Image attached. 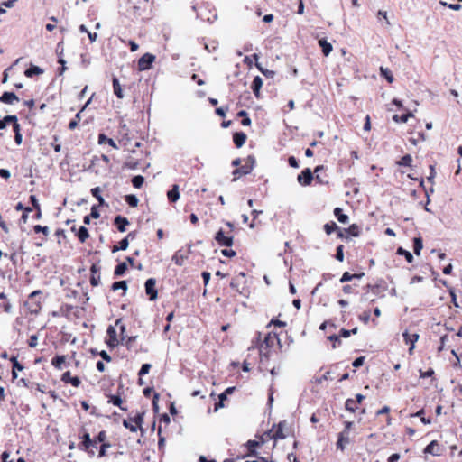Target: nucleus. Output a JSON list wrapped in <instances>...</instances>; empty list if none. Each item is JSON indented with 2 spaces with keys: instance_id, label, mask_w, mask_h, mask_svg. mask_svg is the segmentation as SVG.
<instances>
[{
  "instance_id": "nucleus-23",
  "label": "nucleus",
  "mask_w": 462,
  "mask_h": 462,
  "mask_svg": "<svg viewBox=\"0 0 462 462\" xmlns=\"http://www.w3.org/2000/svg\"><path fill=\"white\" fill-rule=\"evenodd\" d=\"M112 84L114 94L117 97V98L122 99L124 97L123 89L119 83V79L116 76H113L112 78Z\"/></svg>"
},
{
  "instance_id": "nucleus-31",
  "label": "nucleus",
  "mask_w": 462,
  "mask_h": 462,
  "mask_svg": "<svg viewBox=\"0 0 462 462\" xmlns=\"http://www.w3.org/2000/svg\"><path fill=\"white\" fill-rule=\"evenodd\" d=\"M345 231H346L347 236H351L354 237H357L361 234V228L356 224L350 225L347 228H345Z\"/></svg>"
},
{
  "instance_id": "nucleus-59",
  "label": "nucleus",
  "mask_w": 462,
  "mask_h": 462,
  "mask_svg": "<svg viewBox=\"0 0 462 462\" xmlns=\"http://www.w3.org/2000/svg\"><path fill=\"white\" fill-rule=\"evenodd\" d=\"M335 257L339 262H343L344 261V245H339L337 247Z\"/></svg>"
},
{
  "instance_id": "nucleus-29",
  "label": "nucleus",
  "mask_w": 462,
  "mask_h": 462,
  "mask_svg": "<svg viewBox=\"0 0 462 462\" xmlns=\"http://www.w3.org/2000/svg\"><path fill=\"white\" fill-rule=\"evenodd\" d=\"M333 213L340 223L346 224L348 222L349 217L347 215L344 214L341 208H335Z\"/></svg>"
},
{
  "instance_id": "nucleus-43",
  "label": "nucleus",
  "mask_w": 462,
  "mask_h": 462,
  "mask_svg": "<svg viewBox=\"0 0 462 462\" xmlns=\"http://www.w3.org/2000/svg\"><path fill=\"white\" fill-rule=\"evenodd\" d=\"M342 291L346 295L357 294L356 284H346L342 287Z\"/></svg>"
},
{
  "instance_id": "nucleus-62",
  "label": "nucleus",
  "mask_w": 462,
  "mask_h": 462,
  "mask_svg": "<svg viewBox=\"0 0 462 462\" xmlns=\"http://www.w3.org/2000/svg\"><path fill=\"white\" fill-rule=\"evenodd\" d=\"M151 367H152V365H151L150 364H143V365L141 366V369H140V370H139V372H138V375H139L140 377H142V376H143V375L147 374L150 372Z\"/></svg>"
},
{
  "instance_id": "nucleus-45",
  "label": "nucleus",
  "mask_w": 462,
  "mask_h": 462,
  "mask_svg": "<svg viewBox=\"0 0 462 462\" xmlns=\"http://www.w3.org/2000/svg\"><path fill=\"white\" fill-rule=\"evenodd\" d=\"M324 231L327 235H331L333 232H335L337 229H338L337 225L334 221H330L328 223H326L323 226Z\"/></svg>"
},
{
  "instance_id": "nucleus-41",
  "label": "nucleus",
  "mask_w": 462,
  "mask_h": 462,
  "mask_svg": "<svg viewBox=\"0 0 462 462\" xmlns=\"http://www.w3.org/2000/svg\"><path fill=\"white\" fill-rule=\"evenodd\" d=\"M380 74L383 76L389 83L393 81V75L392 71L388 68H380Z\"/></svg>"
},
{
  "instance_id": "nucleus-15",
  "label": "nucleus",
  "mask_w": 462,
  "mask_h": 462,
  "mask_svg": "<svg viewBox=\"0 0 462 462\" xmlns=\"http://www.w3.org/2000/svg\"><path fill=\"white\" fill-rule=\"evenodd\" d=\"M423 452L425 454H431L433 456H440L441 455V448L437 440H432L430 444H428Z\"/></svg>"
},
{
  "instance_id": "nucleus-47",
  "label": "nucleus",
  "mask_w": 462,
  "mask_h": 462,
  "mask_svg": "<svg viewBox=\"0 0 462 462\" xmlns=\"http://www.w3.org/2000/svg\"><path fill=\"white\" fill-rule=\"evenodd\" d=\"M91 194L94 198H96L98 200L99 205H103L105 203V200L101 196V190L99 187L93 188L91 189Z\"/></svg>"
},
{
  "instance_id": "nucleus-1",
  "label": "nucleus",
  "mask_w": 462,
  "mask_h": 462,
  "mask_svg": "<svg viewBox=\"0 0 462 462\" xmlns=\"http://www.w3.org/2000/svg\"><path fill=\"white\" fill-rule=\"evenodd\" d=\"M79 438L81 439V442L78 444V448L87 452L90 457L95 455L93 448H97L98 443L100 444L99 457H105L107 449L111 448V443L107 440L106 430H101L94 439H91L86 429L82 428Z\"/></svg>"
},
{
  "instance_id": "nucleus-22",
  "label": "nucleus",
  "mask_w": 462,
  "mask_h": 462,
  "mask_svg": "<svg viewBox=\"0 0 462 462\" xmlns=\"http://www.w3.org/2000/svg\"><path fill=\"white\" fill-rule=\"evenodd\" d=\"M252 171H253L252 165H247L245 163L241 167L234 170V171H233L234 179L236 180L243 175H246V174L250 173Z\"/></svg>"
},
{
  "instance_id": "nucleus-39",
  "label": "nucleus",
  "mask_w": 462,
  "mask_h": 462,
  "mask_svg": "<svg viewBox=\"0 0 462 462\" xmlns=\"http://www.w3.org/2000/svg\"><path fill=\"white\" fill-rule=\"evenodd\" d=\"M423 247L421 237H415L413 239V252L416 255L420 254V251Z\"/></svg>"
},
{
  "instance_id": "nucleus-54",
  "label": "nucleus",
  "mask_w": 462,
  "mask_h": 462,
  "mask_svg": "<svg viewBox=\"0 0 462 462\" xmlns=\"http://www.w3.org/2000/svg\"><path fill=\"white\" fill-rule=\"evenodd\" d=\"M11 121H15V116H6L3 119L0 120V130H3L6 127L7 124H10Z\"/></svg>"
},
{
  "instance_id": "nucleus-61",
  "label": "nucleus",
  "mask_w": 462,
  "mask_h": 462,
  "mask_svg": "<svg viewBox=\"0 0 462 462\" xmlns=\"http://www.w3.org/2000/svg\"><path fill=\"white\" fill-rule=\"evenodd\" d=\"M136 336L128 337L127 338H125V346L128 350H132L134 348V343L136 339Z\"/></svg>"
},
{
  "instance_id": "nucleus-50",
  "label": "nucleus",
  "mask_w": 462,
  "mask_h": 462,
  "mask_svg": "<svg viewBox=\"0 0 462 462\" xmlns=\"http://www.w3.org/2000/svg\"><path fill=\"white\" fill-rule=\"evenodd\" d=\"M328 339L332 342V348H337L341 345V339L339 335H331L328 337Z\"/></svg>"
},
{
  "instance_id": "nucleus-63",
  "label": "nucleus",
  "mask_w": 462,
  "mask_h": 462,
  "mask_svg": "<svg viewBox=\"0 0 462 462\" xmlns=\"http://www.w3.org/2000/svg\"><path fill=\"white\" fill-rule=\"evenodd\" d=\"M37 345H38V335L37 334L31 335L28 339V346L30 347L33 348V347H36Z\"/></svg>"
},
{
  "instance_id": "nucleus-18",
  "label": "nucleus",
  "mask_w": 462,
  "mask_h": 462,
  "mask_svg": "<svg viewBox=\"0 0 462 462\" xmlns=\"http://www.w3.org/2000/svg\"><path fill=\"white\" fill-rule=\"evenodd\" d=\"M247 135L244 132L233 134V142L236 148H241L246 142Z\"/></svg>"
},
{
  "instance_id": "nucleus-55",
  "label": "nucleus",
  "mask_w": 462,
  "mask_h": 462,
  "mask_svg": "<svg viewBox=\"0 0 462 462\" xmlns=\"http://www.w3.org/2000/svg\"><path fill=\"white\" fill-rule=\"evenodd\" d=\"M218 398H219L218 402H217L215 403V407H214L215 411L223 408L225 406L224 402L227 399V397L226 396V393H220Z\"/></svg>"
},
{
  "instance_id": "nucleus-4",
  "label": "nucleus",
  "mask_w": 462,
  "mask_h": 462,
  "mask_svg": "<svg viewBox=\"0 0 462 462\" xmlns=\"http://www.w3.org/2000/svg\"><path fill=\"white\" fill-rule=\"evenodd\" d=\"M42 291L36 290L28 296L24 306L30 314L37 315L40 313L42 310Z\"/></svg>"
},
{
  "instance_id": "nucleus-17",
  "label": "nucleus",
  "mask_w": 462,
  "mask_h": 462,
  "mask_svg": "<svg viewBox=\"0 0 462 462\" xmlns=\"http://www.w3.org/2000/svg\"><path fill=\"white\" fill-rule=\"evenodd\" d=\"M350 442V438H349V434L348 433H346L344 431H341L339 434H338V437H337V449H340V450H344L347 444H349Z\"/></svg>"
},
{
  "instance_id": "nucleus-16",
  "label": "nucleus",
  "mask_w": 462,
  "mask_h": 462,
  "mask_svg": "<svg viewBox=\"0 0 462 462\" xmlns=\"http://www.w3.org/2000/svg\"><path fill=\"white\" fill-rule=\"evenodd\" d=\"M61 381L64 383H70L74 387H79L81 383L80 379L78 376H72L70 371H67L61 375Z\"/></svg>"
},
{
  "instance_id": "nucleus-58",
  "label": "nucleus",
  "mask_w": 462,
  "mask_h": 462,
  "mask_svg": "<svg viewBox=\"0 0 462 462\" xmlns=\"http://www.w3.org/2000/svg\"><path fill=\"white\" fill-rule=\"evenodd\" d=\"M286 322L279 320L278 319H272L271 321L266 326L267 328H269L271 326L279 327V328H284L286 327Z\"/></svg>"
},
{
  "instance_id": "nucleus-49",
  "label": "nucleus",
  "mask_w": 462,
  "mask_h": 462,
  "mask_svg": "<svg viewBox=\"0 0 462 462\" xmlns=\"http://www.w3.org/2000/svg\"><path fill=\"white\" fill-rule=\"evenodd\" d=\"M125 199L126 203L130 207H133V208L137 207L138 202H139V200L135 195H126Z\"/></svg>"
},
{
  "instance_id": "nucleus-2",
  "label": "nucleus",
  "mask_w": 462,
  "mask_h": 462,
  "mask_svg": "<svg viewBox=\"0 0 462 462\" xmlns=\"http://www.w3.org/2000/svg\"><path fill=\"white\" fill-rule=\"evenodd\" d=\"M256 346L260 352V365L264 366L265 362H268L271 354L273 351L276 349H280L282 347V344L278 334L273 331H269L263 340H262V333L257 332L256 334Z\"/></svg>"
},
{
  "instance_id": "nucleus-27",
  "label": "nucleus",
  "mask_w": 462,
  "mask_h": 462,
  "mask_svg": "<svg viewBox=\"0 0 462 462\" xmlns=\"http://www.w3.org/2000/svg\"><path fill=\"white\" fill-rule=\"evenodd\" d=\"M167 198L170 202H176L180 199L179 186L174 184L172 189L167 192Z\"/></svg>"
},
{
  "instance_id": "nucleus-9",
  "label": "nucleus",
  "mask_w": 462,
  "mask_h": 462,
  "mask_svg": "<svg viewBox=\"0 0 462 462\" xmlns=\"http://www.w3.org/2000/svg\"><path fill=\"white\" fill-rule=\"evenodd\" d=\"M135 153H136V152L133 151L132 154H130L127 157V159L125 162V168H128V169H131V170H135V169H138V168L143 166V160H144L143 153L141 152V154H140L141 157H134V155Z\"/></svg>"
},
{
  "instance_id": "nucleus-28",
  "label": "nucleus",
  "mask_w": 462,
  "mask_h": 462,
  "mask_svg": "<svg viewBox=\"0 0 462 462\" xmlns=\"http://www.w3.org/2000/svg\"><path fill=\"white\" fill-rule=\"evenodd\" d=\"M391 409L389 406L385 405L382 409L378 410L375 413L376 416L385 415L386 426H390L392 424V417L390 415Z\"/></svg>"
},
{
  "instance_id": "nucleus-64",
  "label": "nucleus",
  "mask_w": 462,
  "mask_h": 462,
  "mask_svg": "<svg viewBox=\"0 0 462 462\" xmlns=\"http://www.w3.org/2000/svg\"><path fill=\"white\" fill-rule=\"evenodd\" d=\"M435 375V372L432 368H429L427 371L420 370V378H426V377H433Z\"/></svg>"
},
{
  "instance_id": "nucleus-7",
  "label": "nucleus",
  "mask_w": 462,
  "mask_h": 462,
  "mask_svg": "<svg viewBox=\"0 0 462 462\" xmlns=\"http://www.w3.org/2000/svg\"><path fill=\"white\" fill-rule=\"evenodd\" d=\"M265 442L263 436L259 438V440H248L245 444V453L243 456L244 457H254L259 456L256 452V448H261Z\"/></svg>"
},
{
  "instance_id": "nucleus-38",
  "label": "nucleus",
  "mask_w": 462,
  "mask_h": 462,
  "mask_svg": "<svg viewBox=\"0 0 462 462\" xmlns=\"http://www.w3.org/2000/svg\"><path fill=\"white\" fill-rule=\"evenodd\" d=\"M187 259V256H185L183 254L180 253V251H178L174 254L172 256V261L175 263V264L181 266L183 265L185 260Z\"/></svg>"
},
{
  "instance_id": "nucleus-32",
  "label": "nucleus",
  "mask_w": 462,
  "mask_h": 462,
  "mask_svg": "<svg viewBox=\"0 0 462 462\" xmlns=\"http://www.w3.org/2000/svg\"><path fill=\"white\" fill-rule=\"evenodd\" d=\"M76 236L80 243H85L89 237V233L87 227L80 226L77 231Z\"/></svg>"
},
{
  "instance_id": "nucleus-26",
  "label": "nucleus",
  "mask_w": 462,
  "mask_h": 462,
  "mask_svg": "<svg viewBox=\"0 0 462 462\" xmlns=\"http://www.w3.org/2000/svg\"><path fill=\"white\" fill-rule=\"evenodd\" d=\"M319 45L321 48L324 56H328L333 50L331 43H329L325 38L319 40Z\"/></svg>"
},
{
  "instance_id": "nucleus-13",
  "label": "nucleus",
  "mask_w": 462,
  "mask_h": 462,
  "mask_svg": "<svg viewBox=\"0 0 462 462\" xmlns=\"http://www.w3.org/2000/svg\"><path fill=\"white\" fill-rule=\"evenodd\" d=\"M107 337L106 339V344L110 348H114L117 346L120 343V340L117 337V333L113 326H109L106 330Z\"/></svg>"
},
{
  "instance_id": "nucleus-11",
  "label": "nucleus",
  "mask_w": 462,
  "mask_h": 462,
  "mask_svg": "<svg viewBox=\"0 0 462 462\" xmlns=\"http://www.w3.org/2000/svg\"><path fill=\"white\" fill-rule=\"evenodd\" d=\"M145 293L150 300H155L158 297V291L156 289V280L154 278H149L145 282Z\"/></svg>"
},
{
  "instance_id": "nucleus-35",
  "label": "nucleus",
  "mask_w": 462,
  "mask_h": 462,
  "mask_svg": "<svg viewBox=\"0 0 462 462\" xmlns=\"http://www.w3.org/2000/svg\"><path fill=\"white\" fill-rule=\"evenodd\" d=\"M66 362V356H54L51 361V364L57 369H61L62 368V365L65 364Z\"/></svg>"
},
{
  "instance_id": "nucleus-48",
  "label": "nucleus",
  "mask_w": 462,
  "mask_h": 462,
  "mask_svg": "<svg viewBox=\"0 0 462 462\" xmlns=\"http://www.w3.org/2000/svg\"><path fill=\"white\" fill-rule=\"evenodd\" d=\"M358 331V328L356 327L354 328L353 329H346V328H341L340 331H339V337H350L351 335H356Z\"/></svg>"
},
{
  "instance_id": "nucleus-12",
  "label": "nucleus",
  "mask_w": 462,
  "mask_h": 462,
  "mask_svg": "<svg viewBox=\"0 0 462 462\" xmlns=\"http://www.w3.org/2000/svg\"><path fill=\"white\" fill-rule=\"evenodd\" d=\"M313 173L310 168L304 169L297 177L298 182L302 186H310L314 180Z\"/></svg>"
},
{
  "instance_id": "nucleus-51",
  "label": "nucleus",
  "mask_w": 462,
  "mask_h": 462,
  "mask_svg": "<svg viewBox=\"0 0 462 462\" xmlns=\"http://www.w3.org/2000/svg\"><path fill=\"white\" fill-rule=\"evenodd\" d=\"M323 170H325V167L323 165H319L314 169V173L316 174L314 176V180L319 184L325 183V180L319 174V172Z\"/></svg>"
},
{
  "instance_id": "nucleus-53",
  "label": "nucleus",
  "mask_w": 462,
  "mask_h": 462,
  "mask_svg": "<svg viewBox=\"0 0 462 462\" xmlns=\"http://www.w3.org/2000/svg\"><path fill=\"white\" fill-rule=\"evenodd\" d=\"M124 290V291H125L127 290V283L125 281H118V282H115L113 284H112V290L113 291H117V290Z\"/></svg>"
},
{
  "instance_id": "nucleus-34",
  "label": "nucleus",
  "mask_w": 462,
  "mask_h": 462,
  "mask_svg": "<svg viewBox=\"0 0 462 462\" xmlns=\"http://www.w3.org/2000/svg\"><path fill=\"white\" fill-rule=\"evenodd\" d=\"M414 115L412 112H407L406 114H403L402 116H399V115H394L393 116V120L395 122V123H407V121L409 120V118H411L413 117Z\"/></svg>"
},
{
  "instance_id": "nucleus-10",
  "label": "nucleus",
  "mask_w": 462,
  "mask_h": 462,
  "mask_svg": "<svg viewBox=\"0 0 462 462\" xmlns=\"http://www.w3.org/2000/svg\"><path fill=\"white\" fill-rule=\"evenodd\" d=\"M155 55L152 53H145L138 60V69L140 71L148 70L152 68V63L155 61Z\"/></svg>"
},
{
  "instance_id": "nucleus-56",
  "label": "nucleus",
  "mask_w": 462,
  "mask_h": 462,
  "mask_svg": "<svg viewBox=\"0 0 462 462\" xmlns=\"http://www.w3.org/2000/svg\"><path fill=\"white\" fill-rule=\"evenodd\" d=\"M24 366L19 362H15L14 366L12 367V380L14 381L17 378L16 371H23Z\"/></svg>"
},
{
  "instance_id": "nucleus-44",
  "label": "nucleus",
  "mask_w": 462,
  "mask_h": 462,
  "mask_svg": "<svg viewBox=\"0 0 462 462\" xmlns=\"http://www.w3.org/2000/svg\"><path fill=\"white\" fill-rule=\"evenodd\" d=\"M396 253L399 255L404 256L408 263H411L413 262V255L411 254V253L403 249L402 247H399Z\"/></svg>"
},
{
  "instance_id": "nucleus-42",
  "label": "nucleus",
  "mask_w": 462,
  "mask_h": 462,
  "mask_svg": "<svg viewBox=\"0 0 462 462\" xmlns=\"http://www.w3.org/2000/svg\"><path fill=\"white\" fill-rule=\"evenodd\" d=\"M412 162V157L410 154L402 156L396 163L399 166L411 167Z\"/></svg>"
},
{
  "instance_id": "nucleus-57",
  "label": "nucleus",
  "mask_w": 462,
  "mask_h": 462,
  "mask_svg": "<svg viewBox=\"0 0 462 462\" xmlns=\"http://www.w3.org/2000/svg\"><path fill=\"white\" fill-rule=\"evenodd\" d=\"M116 326L119 328L120 329V334H121V341L123 342L125 340V325L124 324L123 322V319H117L116 320Z\"/></svg>"
},
{
  "instance_id": "nucleus-3",
  "label": "nucleus",
  "mask_w": 462,
  "mask_h": 462,
  "mask_svg": "<svg viewBox=\"0 0 462 462\" xmlns=\"http://www.w3.org/2000/svg\"><path fill=\"white\" fill-rule=\"evenodd\" d=\"M226 226L229 228L228 231H225L220 228L215 235V241L219 246L231 247L234 244V236L233 230L235 228V225L232 222L226 221Z\"/></svg>"
},
{
  "instance_id": "nucleus-24",
  "label": "nucleus",
  "mask_w": 462,
  "mask_h": 462,
  "mask_svg": "<svg viewBox=\"0 0 462 462\" xmlns=\"http://www.w3.org/2000/svg\"><path fill=\"white\" fill-rule=\"evenodd\" d=\"M262 86H263V79H261V77L256 76L252 82L251 88H252L254 96L257 98L260 97V89H261Z\"/></svg>"
},
{
  "instance_id": "nucleus-36",
  "label": "nucleus",
  "mask_w": 462,
  "mask_h": 462,
  "mask_svg": "<svg viewBox=\"0 0 462 462\" xmlns=\"http://www.w3.org/2000/svg\"><path fill=\"white\" fill-rule=\"evenodd\" d=\"M128 245H129V241L127 240V238L125 237L118 243V245H113L111 251H112V253H116L119 250L124 251V250L127 249Z\"/></svg>"
},
{
  "instance_id": "nucleus-30",
  "label": "nucleus",
  "mask_w": 462,
  "mask_h": 462,
  "mask_svg": "<svg viewBox=\"0 0 462 462\" xmlns=\"http://www.w3.org/2000/svg\"><path fill=\"white\" fill-rule=\"evenodd\" d=\"M43 73V69L35 65H31L25 71L24 75L27 78H32L35 75H41Z\"/></svg>"
},
{
  "instance_id": "nucleus-52",
  "label": "nucleus",
  "mask_w": 462,
  "mask_h": 462,
  "mask_svg": "<svg viewBox=\"0 0 462 462\" xmlns=\"http://www.w3.org/2000/svg\"><path fill=\"white\" fill-rule=\"evenodd\" d=\"M143 182H144V178L141 175L134 176L132 179V184L136 189L142 188Z\"/></svg>"
},
{
  "instance_id": "nucleus-33",
  "label": "nucleus",
  "mask_w": 462,
  "mask_h": 462,
  "mask_svg": "<svg viewBox=\"0 0 462 462\" xmlns=\"http://www.w3.org/2000/svg\"><path fill=\"white\" fill-rule=\"evenodd\" d=\"M98 143H107L114 149H118V146L116 145V142L112 138L107 137L105 134H99Z\"/></svg>"
},
{
  "instance_id": "nucleus-5",
  "label": "nucleus",
  "mask_w": 462,
  "mask_h": 462,
  "mask_svg": "<svg viewBox=\"0 0 462 462\" xmlns=\"http://www.w3.org/2000/svg\"><path fill=\"white\" fill-rule=\"evenodd\" d=\"M144 412H139L134 417H128L126 420H123V425L128 429L131 432H136L137 430H140L143 432V429L142 424L143 422Z\"/></svg>"
},
{
  "instance_id": "nucleus-46",
  "label": "nucleus",
  "mask_w": 462,
  "mask_h": 462,
  "mask_svg": "<svg viewBox=\"0 0 462 462\" xmlns=\"http://www.w3.org/2000/svg\"><path fill=\"white\" fill-rule=\"evenodd\" d=\"M126 270H127L126 263H125V262L120 263L116 266L114 274L116 276H122L125 273Z\"/></svg>"
},
{
  "instance_id": "nucleus-6",
  "label": "nucleus",
  "mask_w": 462,
  "mask_h": 462,
  "mask_svg": "<svg viewBox=\"0 0 462 462\" xmlns=\"http://www.w3.org/2000/svg\"><path fill=\"white\" fill-rule=\"evenodd\" d=\"M286 426V420L280 421L278 424H273L272 429L265 432L264 435L274 440L283 439L286 438V434L284 433Z\"/></svg>"
},
{
  "instance_id": "nucleus-60",
  "label": "nucleus",
  "mask_w": 462,
  "mask_h": 462,
  "mask_svg": "<svg viewBox=\"0 0 462 462\" xmlns=\"http://www.w3.org/2000/svg\"><path fill=\"white\" fill-rule=\"evenodd\" d=\"M33 231L35 233H42L44 236H48L49 235V228L48 226H42L41 225H36L33 226Z\"/></svg>"
},
{
  "instance_id": "nucleus-19",
  "label": "nucleus",
  "mask_w": 462,
  "mask_h": 462,
  "mask_svg": "<svg viewBox=\"0 0 462 462\" xmlns=\"http://www.w3.org/2000/svg\"><path fill=\"white\" fill-rule=\"evenodd\" d=\"M114 224L119 232H125L129 225V221L125 217L116 216L114 219Z\"/></svg>"
},
{
  "instance_id": "nucleus-40",
  "label": "nucleus",
  "mask_w": 462,
  "mask_h": 462,
  "mask_svg": "<svg viewBox=\"0 0 462 462\" xmlns=\"http://www.w3.org/2000/svg\"><path fill=\"white\" fill-rule=\"evenodd\" d=\"M345 408L350 412H355L358 409V403L355 402V399H347L345 402Z\"/></svg>"
},
{
  "instance_id": "nucleus-8",
  "label": "nucleus",
  "mask_w": 462,
  "mask_h": 462,
  "mask_svg": "<svg viewBox=\"0 0 462 462\" xmlns=\"http://www.w3.org/2000/svg\"><path fill=\"white\" fill-rule=\"evenodd\" d=\"M403 342L409 346L408 353L410 356L414 354L415 344L420 338V335L417 332H411L406 329L402 332Z\"/></svg>"
},
{
  "instance_id": "nucleus-21",
  "label": "nucleus",
  "mask_w": 462,
  "mask_h": 462,
  "mask_svg": "<svg viewBox=\"0 0 462 462\" xmlns=\"http://www.w3.org/2000/svg\"><path fill=\"white\" fill-rule=\"evenodd\" d=\"M19 97L14 92H4L0 97V102L4 104H14L18 102Z\"/></svg>"
},
{
  "instance_id": "nucleus-25",
  "label": "nucleus",
  "mask_w": 462,
  "mask_h": 462,
  "mask_svg": "<svg viewBox=\"0 0 462 462\" xmlns=\"http://www.w3.org/2000/svg\"><path fill=\"white\" fill-rule=\"evenodd\" d=\"M411 134H412V136L409 138V141L413 145H417L419 143L424 142L427 139V136L423 132H418V133L411 132Z\"/></svg>"
},
{
  "instance_id": "nucleus-20",
  "label": "nucleus",
  "mask_w": 462,
  "mask_h": 462,
  "mask_svg": "<svg viewBox=\"0 0 462 462\" xmlns=\"http://www.w3.org/2000/svg\"><path fill=\"white\" fill-rule=\"evenodd\" d=\"M365 273L364 272H360V273H350L349 272H345L341 278H340V282L341 283H344V282H351L352 280L354 279H361L365 276Z\"/></svg>"
},
{
  "instance_id": "nucleus-37",
  "label": "nucleus",
  "mask_w": 462,
  "mask_h": 462,
  "mask_svg": "<svg viewBox=\"0 0 462 462\" xmlns=\"http://www.w3.org/2000/svg\"><path fill=\"white\" fill-rule=\"evenodd\" d=\"M108 402L114 404L115 406L119 407L122 411H125L126 409L122 406L123 400L119 395H109Z\"/></svg>"
},
{
  "instance_id": "nucleus-14",
  "label": "nucleus",
  "mask_w": 462,
  "mask_h": 462,
  "mask_svg": "<svg viewBox=\"0 0 462 462\" xmlns=\"http://www.w3.org/2000/svg\"><path fill=\"white\" fill-rule=\"evenodd\" d=\"M90 284L94 287L97 286L100 283V268L97 264H92L90 267Z\"/></svg>"
}]
</instances>
